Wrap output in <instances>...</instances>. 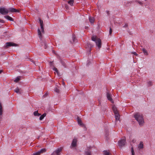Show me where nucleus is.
Returning a JSON list of instances; mask_svg holds the SVG:
<instances>
[{"instance_id": "obj_33", "label": "nucleus", "mask_w": 155, "mask_h": 155, "mask_svg": "<svg viewBox=\"0 0 155 155\" xmlns=\"http://www.w3.org/2000/svg\"><path fill=\"white\" fill-rule=\"evenodd\" d=\"M136 2L141 5H143V3L139 1H136Z\"/></svg>"}, {"instance_id": "obj_28", "label": "nucleus", "mask_w": 155, "mask_h": 155, "mask_svg": "<svg viewBox=\"0 0 155 155\" xmlns=\"http://www.w3.org/2000/svg\"><path fill=\"white\" fill-rule=\"evenodd\" d=\"M147 85L149 87H150V86H151L152 85V81H149L147 82Z\"/></svg>"}, {"instance_id": "obj_8", "label": "nucleus", "mask_w": 155, "mask_h": 155, "mask_svg": "<svg viewBox=\"0 0 155 155\" xmlns=\"http://www.w3.org/2000/svg\"><path fill=\"white\" fill-rule=\"evenodd\" d=\"M6 47H8L9 46H17V45L16 44L11 42H7L6 43Z\"/></svg>"}, {"instance_id": "obj_31", "label": "nucleus", "mask_w": 155, "mask_h": 155, "mask_svg": "<svg viewBox=\"0 0 155 155\" xmlns=\"http://www.w3.org/2000/svg\"><path fill=\"white\" fill-rule=\"evenodd\" d=\"M85 154L86 155H91V152L90 151H86L85 152Z\"/></svg>"}, {"instance_id": "obj_32", "label": "nucleus", "mask_w": 155, "mask_h": 155, "mask_svg": "<svg viewBox=\"0 0 155 155\" xmlns=\"http://www.w3.org/2000/svg\"><path fill=\"white\" fill-rule=\"evenodd\" d=\"M44 45V47L45 48V49L47 48V46L46 44V43L45 41L43 43V44H42V45Z\"/></svg>"}, {"instance_id": "obj_38", "label": "nucleus", "mask_w": 155, "mask_h": 155, "mask_svg": "<svg viewBox=\"0 0 155 155\" xmlns=\"http://www.w3.org/2000/svg\"><path fill=\"white\" fill-rule=\"evenodd\" d=\"M132 53L136 56H137L138 55L137 53L135 52H133Z\"/></svg>"}, {"instance_id": "obj_37", "label": "nucleus", "mask_w": 155, "mask_h": 155, "mask_svg": "<svg viewBox=\"0 0 155 155\" xmlns=\"http://www.w3.org/2000/svg\"><path fill=\"white\" fill-rule=\"evenodd\" d=\"M128 26L127 24V23H126L125 25L123 26L124 28H126Z\"/></svg>"}, {"instance_id": "obj_17", "label": "nucleus", "mask_w": 155, "mask_h": 155, "mask_svg": "<svg viewBox=\"0 0 155 155\" xmlns=\"http://www.w3.org/2000/svg\"><path fill=\"white\" fill-rule=\"evenodd\" d=\"M89 21L91 24H93L94 21V17H90L89 18Z\"/></svg>"}, {"instance_id": "obj_3", "label": "nucleus", "mask_w": 155, "mask_h": 155, "mask_svg": "<svg viewBox=\"0 0 155 155\" xmlns=\"http://www.w3.org/2000/svg\"><path fill=\"white\" fill-rule=\"evenodd\" d=\"M9 12L8 9L5 8H0V13L3 15L7 14Z\"/></svg>"}, {"instance_id": "obj_10", "label": "nucleus", "mask_w": 155, "mask_h": 155, "mask_svg": "<svg viewBox=\"0 0 155 155\" xmlns=\"http://www.w3.org/2000/svg\"><path fill=\"white\" fill-rule=\"evenodd\" d=\"M107 98L112 103H113V101L112 98V95L111 94L108 93H107Z\"/></svg>"}, {"instance_id": "obj_12", "label": "nucleus", "mask_w": 155, "mask_h": 155, "mask_svg": "<svg viewBox=\"0 0 155 155\" xmlns=\"http://www.w3.org/2000/svg\"><path fill=\"white\" fill-rule=\"evenodd\" d=\"M91 40L94 41L96 45L97 44V38L96 35H93L91 37Z\"/></svg>"}, {"instance_id": "obj_46", "label": "nucleus", "mask_w": 155, "mask_h": 155, "mask_svg": "<svg viewBox=\"0 0 155 155\" xmlns=\"http://www.w3.org/2000/svg\"><path fill=\"white\" fill-rule=\"evenodd\" d=\"M63 84L64 85V82H63Z\"/></svg>"}, {"instance_id": "obj_20", "label": "nucleus", "mask_w": 155, "mask_h": 155, "mask_svg": "<svg viewBox=\"0 0 155 155\" xmlns=\"http://www.w3.org/2000/svg\"><path fill=\"white\" fill-rule=\"evenodd\" d=\"M5 17L8 20L11 21H13V19L11 18V17H10L9 16H5Z\"/></svg>"}, {"instance_id": "obj_36", "label": "nucleus", "mask_w": 155, "mask_h": 155, "mask_svg": "<svg viewBox=\"0 0 155 155\" xmlns=\"http://www.w3.org/2000/svg\"><path fill=\"white\" fill-rule=\"evenodd\" d=\"M54 70L57 73H58V71L57 69L56 68H54Z\"/></svg>"}, {"instance_id": "obj_42", "label": "nucleus", "mask_w": 155, "mask_h": 155, "mask_svg": "<svg viewBox=\"0 0 155 155\" xmlns=\"http://www.w3.org/2000/svg\"><path fill=\"white\" fill-rule=\"evenodd\" d=\"M106 12L107 13V15H109V11H106Z\"/></svg>"}, {"instance_id": "obj_19", "label": "nucleus", "mask_w": 155, "mask_h": 155, "mask_svg": "<svg viewBox=\"0 0 155 155\" xmlns=\"http://www.w3.org/2000/svg\"><path fill=\"white\" fill-rule=\"evenodd\" d=\"M78 124H79L80 125L82 126H84V125L82 123L81 120L80 119L78 118Z\"/></svg>"}, {"instance_id": "obj_45", "label": "nucleus", "mask_w": 155, "mask_h": 155, "mask_svg": "<svg viewBox=\"0 0 155 155\" xmlns=\"http://www.w3.org/2000/svg\"><path fill=\"white\" fill-rule=\"evenodd\" d=\"M2 72V71L0 70V73H1Z\"/></svg>"}, {"instance_id": "obj_2", "label": "nucleus", "mask_w": 155, "mask_h": 155, "mask_svg": "<svg viewBox=\"0 0 155 155\" xmlns=\"http://www.w3.org/2000/svg\"><path fill=\"white\" fill-rule=\"evenodd\" d=\"M126 143V140L125 137L121 139V140L118 142L119 146L120 147H122L125 145Z\"/></svg>"}, {"instance_id": "obj_43", "label": "nucleus", "mask_w": 155, "mask_h": 155, "mask_svg": "<svg viewBox=\"0 0 155 155\" xmlns=\"http://www.w3.org/2000/svg\"><path fill=\"white\" fill-rule=\"evenodd\" d=\"M65 7L66 8V9L68 8V5H65Z\"/></svg>"}, {"instance_id": "obj_39", "label": "nucleus", "mask_w": 155, "mask_h": 155, "mask_svg": "<svg viewBox=\"0 0 155 155\" xmlns=\"http://www.w3.org/2000/svg\"><path fill=\"white\" fill-rule=\"evenodd\" d=\"M73 42H74L75 41V38L74 36L73 37Z\"/></svg>"}, {"instance_id": "obj_13", "label": "nucleus", "mask_w": 155, "mask_h": 155, "mask_svg": "<svg viewBox=\"0 0 155 155\" xmlns=\"http://www.w3.org/2000/svg\"><path fill=\"white\" fill-rule=\"evenodd\" d=\"M143 144L142 142H140L139 144L138 145V148L139 150L143 149Z\"/></svg>"}, {"instance_id": "obj_30", "label": "nucleus", "mask_w": 155, "mask_h": 155, "mask_svg": "<svg viewBox=\"0 0 155 155\" xmlns=\"http://www.w3.org/2000/svg\"><path fill=\"white\" fill-rule=\"evenodd\" d=\"M131 152L132 155H134L135 153L134 152V149H133V147L131 148Z\"/></svg>"}, {"instance_id": "obj_24", "label": "nucleus", "mask_w": 155, "mask_h": 155, "mask_svg": "<svg viewBox=\"0 0 155 155\" xmlns=\"http://www.w3.org/2000/svg\"><path fill=\"white\" fill-rule=\"evenodd\" d=\"M38 35L39 36V38L41 39V37H42V35H41V32L40 30V29H38Z\"/></svg>"}, {"instance_id": "obj_25", "label": "nucleus", "mask_w": 155, "mask_h": 155, "mask_svg": "<svg viewBox=\"0 0 155 155\" xmlns=\"http://www.w3.org/2000/svg\"><path fill=\"white\" fill-rule=\"evenodd\" d=\"M20 77H17L14 80V81L15 82H17L20 80Z\"/></svg>"}, {"instance_id": "obj_21", "label": "nucleus", "mask_w": 155, "mask_h": 155, "mask_svg": "<svg viewBox=\"0 0 155 155\" xmlns=\"http://www.w3.org/2000/svg\"><path fill=\"white\" fill-rule=\"evenodd\" d=\"M74 0H69L68 1V3L71 6H72L73 5Z\"/></svg>"}, {"instance_id": "obj_26", "label": "nucleus", "mask_w": 155, "mask_h": 155, "mask_svg": "<svg viewBox=\"0 0 155 155\" xmlns=\"http://www.w3.org/2000/svg\"><path fill=\"white\" fill-rule=\"evenodd\" d=\"M2 114V108L1 103H0V115Z\"/></svg>"}, {"instance_id": "obj_41", "label": "nucleus", "mask_w": 155, "mask_h": 155, "mask_svg": "<svg viewBox=\"0 0 155 155\" xmlns=\"http://www.w3.org/2000/svg\"><path fill=\"white\" fill-rule=\"evenodd\" d=\"M98 102H99V106H100V105L101 106V102L100 101H98Z\"/></svg>"}, {"instance_id": "obj_29", "label": "nucleus", "mask_w": 155, "mask_h": 155, "mask_svg": "<svg viewBox=\"0 0 155 155\" xmlns=\"http://www.w3.org/2000/svg\"><path fill=\"white\" fill-rule=\"evenodd\" d=\"M54 90V91L57 93H58L59 92V90L57 87H55Z\"/></svg>"}, {"instance_id": "obj_44", "label": "nucleus", "mask_w": 155, "mask_h": 155, "mask_svg": "<svg viewBox=\"0 0 155 155\" xmlns=\"http://www.w3.org/2000/svg\"><path fill=\"white\" fill-rule=\"evenodd\" d=\"M136 140H132V142L133 143H135L136 142Z\"/></svg>"}, {"instance_id": "obj_1", "label": "nucleus", "mask_w": 155, "mask_h": 155, "mask_svg": "<svg viewBox=\"0 0 155 155\" xmlns=\"http://www.w3.org/2000/svg\"><path fill=\"white\" fill-rule=\"evenodd\" d=\"M134 117L135 119L138 121L140 126L143 125L144 123V120L142 114L137 113L134 114Z\"/></svg>"}, {"instance_id": "obj_9", "label": "nucleus", "mask_w": 155, "mask_h": 155, "mask_svg": "<svg viewBox=\"0 0 155 155\" xmlns=\"http://www.w3.org/2000/svg\"><path fill=\"white\" fill-rule=\"evenodd\" d=\"M39 21L40 22V26H41V32L42 33H44V28L43 27V21L42 20H41L40 19H39Z\"/></svg>"}, {"instance_id": "obj_15", "label": "nucleus", "mask_w": 155, "mask_h": 155, "mask_svg": "<svg viewBox=\"0 0 155 155\" xmlns=\"http://www.w3.org/2000/svg\"><path fill=\"white\" fill-rule=\"evenodd\" d=\"M116 120H119L120 119V116L118 114V113H117L114 114Z\"/></svg>"}, {"instance_id": "obj_23", "label": "nucleus", "mask_w": 155, "mask_h": 155, "mask_svg": "<svg viewBox=\"0 0 155 155\" xmlns=\"http://www.w3.org/2000/svg\"><path fill=\"white\" fill-rule=\"evenodd\" d=\"M46 113L44 114L43 115H41L39 118V119L40 120H42L46 116Z\"/></svg>"}, {"instance_id": "obj_5", "label": "nucleus", "mask_w": 155, "mask_h": 155, "mask_svg": "<svg viewBox=\"0 0 155 155\" xmlns=\"http://www.w3.org/2000/svg\"><path fill=\"white\" fill-rule=\"evenodd\" d=\"M61 150L62 148H58L53 152L51 154V155H60Z\"/></svg>"}, {"instance_id": "obj_7", "label": "nucleus", "mask_w": 155, "mask_h": 155, "mask_svg": "<svg viewBox=\"0 0 155 155\" xmlns=\"http://www.w3.org/2000/svg\"><path fill=\"white\" fill-rule=\"evenodd\" d=\"M9 12H18L19 11L14 8H10L8 9Z\"/></svg>"}, {"instance_id": "obj_11", "label": "nucleus", "mask_w": 155, "mask_h": 155, "mask_svg": "<svg viewBox=\"0 0 155 155\" xmlns=\"http://www.w3.org/2000/svg\"><path fill=\"white\" fill-rule=\"evenodd\" d=\"M101 41L100 38H97V49H100L101 46Z\"/></svg>"}, {"instance_id": "obj_27", "label": "nucleus", "mask_w": 155, "mask_h": 155, "mask_svg": "<svg viewBox=\"0 0 155 155\" xmlns=\"http://www.w3.org/2000/svg\"><path fill=\"white\" fill-rule=\"evenodd\" d=\"M104 155H111L107 151H104Z\"/></svg>"}, {"instance_id": "obj_6", "label": "nucleus", "mask_w": 155, "mask_h": 155, "mask_svg": "<svg viewBox=\"0 0 155 155\" xmlns=\"http://www.w3.org/2000/svg\"><path fill=\"white\" fill-rule=\"evenodd\" d=\"M46 151V150L45 148L41 149L40 151L34 153L33 155H40L41 153L45 152Z\"/></svg>"}, {"instance_id": "obj_40", "label": "nucleus", "mask_w": 155, "mask_h": 155, "mask_svg": "<svg viewBox=\"0 0 155 155\" xmlns=\"http://www.w3.org/2000/svg\"><path fill=\"white\" fill-rule=\"evenodd\" d=\"M0 22L3 23L4 22V20H2L0 19Z\"/></svg>"}, {"instance_id": "obj_16", "label": "nucleus", "mask_w": 155, "mask_h": 155, "mask_svg": "<svg viewBox=\"0 0 155 155\" xmlns=\"http://www.w3.org/2000/svg\"><path fill=\"white\" fill-rule=\"evenodd\" d=\"M92 47V46L89 43H87L86 44V48H88V50H90L91 48Z\"/></svg>"}, {"instance_id": "obj_14", "label": "nucleus", "mask_w": 155, "mask_h": 155, "mask_svg": "<svg viewBox=\"0 0 155 155\" xmlns=\"http://www.w3.org/2000/svg\"><path fill=\"white\" fill-rule=\"evenodd\" d=\"M141 49L144 55H148V53L146 49L143 48H141Z\"/></svg>"}, {"instance_id": "obj_22", "label": "nucleus", "mask_w": 155, "mask_h": 155, "mask_svg": "<svg viewBox=\"0 0 155 155\" xmlns=\"http://www.w3.org/2000/svg\"><path fill=\"white\" fill-rule=\"evenodd\" d=\"M34 115L35 116H39L41 115V114L38 113V111H36L34 112Z\"/></svg>"}, {"instance_id": "obj_4", "label": "nucleus", "mask_w": 155, "mask_h": 155, "mask_svg": "<svg viewBox=\"0 0 155 155\" xmlns=\"http://www.w3.org/2000/svg\"><path fill=\"white\" fill-rule=\"evenodd\" d=\"M77 139L76 138H74L73 139L70 147L71 148H73L76 147L77 146Z\"/></svg>"}, {"instance_id": "obj_34", "label": "nucleus", "mask_w": 155, "mask_h": 155, "mask_svg": "<svg viewBox=\"0 0 155 155\" xmlns=\"http://www.w3.org/2000/svg\"><path fill=\"white\" fill-rule=\"evenodd\" d=\"M15 91L17 93H18L19 91V90L18 89V88H16L15 89Z\"/></svg>"}, {"instance_id": "obj_35", "label": "nucleus", "mask_w": 155, "mask_h": 155, "mask_svg": "<svg viewBox=\"0 0 155 155\" xmlns=\"http://www.w3.org/2000/svg\"><path fill=\"white\" fill-rule=\"evenodd\" d=\"M112 29L111 28H110V29H109V35H111L112 34Z\"/></svg>"}, {"instance_id": "obj_18", "label": "nucleus", "mask_w": 155, "mask_h": 155, "mask_svg": "<svg viewBox=\"0 0 155 155\" xmlns=\"http://www.w3.org/2000/svg\"><path fill=\"white\" fill-rule=\"evenodd\" d=\"M112 109L114 112V114L118 112L117 108L115 106H113L112 107Z\"/></svg>"}]
</instances>
